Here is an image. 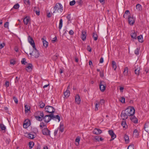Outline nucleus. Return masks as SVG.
Wrapping results in <instances>:
<instances>
[{
    "instance_id": "1",
    "label": "nucleus",
    "mask_w": 149,
    "mask_h": 149,
    "mask_svg": "<svg viewBox=\"0 0 149 149\" xmlns=\"http://www.w3.org/2000/svg\"><path fill=\"white\" fill-rule=\"evenodd\" d=\"M54 11L53 13H61L63 11V7L62 5L60 3H56L54 7Z\"/></svg>"
},
{
    "instance_id": "2",
    "label": "nucleus",
    "mask_w": 149,
    "mask_h": 149,
    "mask_svg": "<svg viewBox=\"0 0 149 149\" xmlns=\"http://www.w3.org/2000/svg\"><path fill=\"white\" fill-rule=\"evenodd\" d=\"M125 110L129 116L132 117L133 116L135 111L134 108L133 107H129Z\"/></svg>"
},
{
    "instance_id": "3",
    "label": "nucleus",
    "mask_w": 149,
    "mask_h": 149,
    "mask_svg": "<svg viewBox=\"0 0 149 149\" xmlns=\"http://www.w3.org/2000/svg\"><path fill=\"white\" fill-rule=\"evenodd\" d=\"M45 111L48 113L53 114L55 111V109L54 107L50 106H47L45 107Z\"/></svg>"
},
{
    "instance_id": "4",
    "label": "nucleus",
    "mask_w": 149,
    "mask_h": 149,
    "mask_svg": "<svg viewBox=\"0 0 149 149\" xmlns=\"http://www.w3.org/2000/svg\"><path fill=\"white\" fill-rule=\"evenodd\" d=\"M139 61H136L134 65L135 72L137 75H139L140 73V66L139 65Z\"/></svg>"
},
{
    "instance_id": "5",
    "label": "nucleus",
    "mask_w": 149,
    "mask_h": 149,
    "mask_svg": "<svg viewBox=\"0 0 149 149\" xmlns=\"http://www.w3.org/2000/svg\"><path fill=\"white\" fill-rule=\"evenodd\" d=\"M38 115H35V117L36 120L38 121H42L43 119L44 113L43 112L41 111H38Z\"/></svg>"
},
{
    "instance_id": "6",
    "label": "nucleus",
    "mask_w": 149,
    "mask_h": 149,
    "mask_svg": "<svg viewBox=\"0 0 149 149\" xmlns=\"http://www.w3.org/2000/svg\"><path fill=\"white\" fill-rule=\"evenodd\" d=\"M33 48V50L32 52L30 53L29 54L30 55H33L36 58H38L39 56V54L38 52L36 49V46L34 48Z\"/></svg>"
},
{
    "instance_id": "7",
    "label": "nucleus",
    "mask_w": 149,
    "mask_h": 149,
    "mask_svg": "<svg viewBox=\"0 0 149 149\" xmlns=\"http://www.w3.org/2000/svg\"><path fill=\"white\" fill-rule=\"evenodd\" d=\"M52 114H50L49 115H46L43 118L44 121L46 123H47L52 119L53 117Z\"/></svg>"
},
{
    "instance_id": "8",
    "label": "nucleus",
    "mask_w": 149,
    "mask_h": 149,
    "mask_svg": "<svg viewBox=\"0 0 149 149\" xmlns=\"http://www.w3.org/2000/svg\"><path fill=\"white\" fill-rule=\"evenodd\" d=\"M106 85L105 82L103 81H100V83L99 85L100 88V91L102 92H104L106 88Z\"/></svg>"
},
{
    "instance_id": "9",
    "label": "nucleus",
    "mask_w": 149,
    "mask_h": 149,
    "mask_svg": "<svg viewBox=\"0 0 149 149\" xmlns=\"http://www.w3.org/2000/svg\"><path fill=\"white\" fill-rule=\"evenodd\" d=\"M128 116L129 115L127 114V113L126 112L125 110L122 111L120 115V116L123 120L127 119Z\"/></svg>"
},
{
    "instance_id": "10",
    "label": "nucleus",
    "mask_w": 149,
    "mask_h": 149,
    "mask_svg": "<svg viewBox=\"0 0 149 149\" xmlns=\"http://www.w3.org/2000/svg\"><path fill=\"white\" fill-rule=\"evenodd\" d=\"M28 40L29 42L30 43L33 48H34L35 46L34 41L33 38L30 36H29L28 37Z\"/></svg>"
},
{
    "instance_id": "11",
    "label": "nucleus",
    "mask_w": 149,
    "mask_h": 149,
    "mask_svg": "<svg viewBox=\"0 0 149 149\" xmlns=\"http://www.w3.org/2000/svg\"><path fill=\"white\" fill-rule=\"evenodd\" d=\"M50 132L47 128L43 129L42 130V134L47 136L50 135Z\"/></svg>"
},
{
    "instance_id": "12",
    "label": "nucleus",
    "mask_w": 149,
    "mask_h": 149,
    "mask_svg": "<svg viewBox=\"0 0 149 149\" xmlns=\"http://www.w3.org/2000/svg\"><path fill=\"white\" fill-rule=\"evenodd\" d=\"M108 132L110 135L111 136V139L110 140L111 141L113 140L116 137V135L114 134L112 130H110L108 131Z\"/></svg>"
},
{
    "instance_id": "13",
    "label": "nucleus",
    "mask_w": 149,
    "mask_h": 149,
    "mask_svg": "<svg viewBox=\"0 0 149 149\" xmlns=\"http://www.w3.org/2000/svg\"><path fill=\"white\" fill-rule=\"evenodd\" d=\"M23 22L24 24L25 25H27L28 24H30V18L28 17H26L24 19Z\"/></svg>"
},
{
    "instance_id": "14",
    "label": "nucleus",
    "mask_w": 149,
    "mask_h": 149,
    "mask_svg": "<svg viewBox=\"0 0 149 149\" xmlns=\"http://www.w3.org/2000/svg\"><path fill=\"white\" fill-rule=\"evenodd\" d=\"M41 40L43 43V45L45 47H47L48 45V42L46 40V37L43 36L42 38H41Z\"/></svg>"
},
{
    "instance_id": "15",
    "label": "nucleus",
    "mask_w": 149,
    "mask_h": 149,
    "mask_svg": "<svg viewBox=\"0 0 149 149\" xmlns=\"http://www.w3.org/2000/svg\"><path fill=\"white\" fill-rule=\"evenodd\" d=\"M81 99L79 95H77L75 97V101L76 103L79 104H80L81 102Z\"/></svg>"
},
{
    "instance_id": "16",
    "label": "nucleus",
    "mask_w": 149,
    "mask_h": 149,
    "mask_svg": "<svg viewBox=\"0 0 149 149\" xmlns=\"http://www.w3.org/2000/svg\"><path fill=\"white\" fill-rule=\"evenodd\" d=\"M128 22L129 24L133 25L134 22V19L133 17L130 16L128 18Z\"/></svg>"
},
{
    "instance_id": "17",
    "label": "nucleus",
    "mask_w": 149,
    "mask_h": 149,
    "mask_svg": "<svg viewBox=\"0 0 149 149\" xmlns=\"http://www.w3.org/2000/svg\"><path fill=\"white\" fill-rule=\"evenodd\" d=\"M86 32L84 31H82V33L81 35V38L82 40L83 41H84L86 39Z\"/></svg>"
},
{
    "instance_id": "18",
    "label": "nucleus",
    "mask_w": 149,
    "mask_h": 149,
    "mask_svg": "<svg viewBox=\"0 0 149 149\" xmlns=\"http://www.w3.org/2000/svg\"><path fill=\"white\" fill-rule=\"evenodd\" d=\"M93 133L96 134H99L102 133V131L99 129L95 128L94 129L93 131Z\"/></svg>"
},
{
    "instance_id": "19",
    "label": "nucleus",
    "mask_w": 149,
    "mask_h": 149,
    "mask_svg": "<svg viewBox=\"0 0 149 149\" xmlns=\"http://www.w3.org/2000/svg\"><path fill=\"white\" fill-rule=\"evenodd\" d=\"M144 128L145 131L149 134V122L145 124Z\"/></svg>"
},
{
    "instance_id": "20",
    "label": "nucleus",
    "mask_w": 149,
    "mask_h": 149,
    "mask_svg": "<svg viewBox=\"0 0 149 149\" xmlns=\"http://www.w3.org/2000/svg\"><path fill=\"white\" fill-rule=\"evenodd\" d=\"M32 67L33 66L32 65L29 63L28 65V66L26 67V70L28 72H31L32 69Z\"/></svg>"
},
{
    "instance_id": "21",
    "label": "nucleus",
    "mask_w": 149,
    "mask_h": 149,
    "mask_svg": "<svg viewBox=\"0 0 149 149\" xmlns=\"http://www.w3.org/2000/svg\"><path fill=\"white\" fill-rule=\"evenodd\" d=\"M24 107V112L25 113H26L29 111H30V107L27 104H25Z\"/></svg>"
},
{
    "instance_id": "22",
    "label": "nucleus",
    "mask_w": 149,
    "mask_h": 149,
    "mask_svg": "<svg viewBox=\"0 0 149 149\" xmlns=\"http://www.w3.org/2000/svg\"><path fill=\"white\" fill-rule=\"evenodd\" d=\"M80 139L81 138L79 136H77L76 139L75 140V144L76 146H78L79 145Z\"/></svg>"
},
{
    "instance_id": "23",
    "label": "nucleus",
    "mask_w": 149,
    "mask_h": 149,
    "mask_svg": "<svg viewBox=\"0 0 149 149\" xmlns=\"http://www.w3.org/2000/svg\"><path fill=\"white\" fill-rule=\"evenodd\" d=\"M40 127L41 129L46 128H47V124H45L43 122L40 123Z\"/></svg>"
},
{
    "instance_id": "24",
    "label": "nucleus",
    "mask_w": 149,
    "mask_h": 149,
    "mask_svg": "<svg viewBox=\"0 0 149 149\" xmlns=\"http://www.w3.org/2000/svg\"><path fill=\"white\" fill-rule=\"evenodd\" d=\"M139 134V133L138 131L136 129L133 132V136L137 138Z\"/></svg>"
},
{
    "instance_id": "25",
    "label": "nucleus",
    "mask_w": 149,
    "mask_h": 149,
    "mask_svg": "<svg viewBox=\"0 0 149 149\" xmlns=\"http://www.w3.org/2000/svg\"><path fill=\"white\" fill-rule=\"evenodd\" d=\"M124 139L125 140V142L127 143H129V137L126 134L124 136Z\"/></svg>"
},
{
    "instance_id": "26",
    "label": "nucleus",
    "mask_w": 149,
    "mask_h": 149,
    "mask_svg": "<svg viewBox=\"0 0 149 149\" xmlns=\"http://www.w3.org/2000/svg\"><path fill=\"white\" fill-rule=\"evenodd\" d=\"M64 94L65 97L66 98L68 97L70 95V93L69 90H67L64 93Z\"/></svg>"
},
{
    "instance_id": "27",
    "label": "nucleus",
    "mask_w": 149,
    "mask_h": 149,
    "mask_svg": "<svg viewBox=\"0 0 149 149\" xmlns=\"http://www.w3.org/2000/svg\"><path fill=\"white\" fill-rule=\"evenodd\" d=\"M52 114L53 115V117L52 118V119L55 120L57 119L58 120V122L60 121V117L58 115H56V116H55L54 115L53 113Z\"/></svg>"
},
{
    "instance_id": "28",
    "label": "nucleus",
    "mask_w": 149,
    "mask_h": 149,
    "mask_svg": "<svg viewBox=\"0 0 149 149\" xmlns=\"http://www.w3.org/2000/svg\"><path fill=\"white\" fill-rule=\"evenodd\" d=\"M30 125V122H25L23 124V127L24 128H27Z\"/></svg>"
},
{
    "instance_id": "29",
    "label": "nucleus",
    "mask_w": 149,
    "mask_h": 149,
    "mask_svg": "<svg viewBox=\"0 0 149 149\" xmlns=\"http://www.w3.org/2000/svg\"><path fill=\"white\" fill-rule=\"evenodd\" d=\"M130 119L134 123H137L138 120L136 118H135L134 116L131 117H130Z\"/></svg>"
},
{
    "instance_id": "30",
    "label": "nucleus",
    "mask_w": 149,
    "mask_h": 149,
    "mask_svg": "<svg viewBox=\"0 0 149 149\" xmlns=\"http://www.w3.org/2000/svg\"><path fill=\"white\" fill-rule=\"evenodd\" d=\"M122 126L123 127V128H126L127 127V125L126 124V121L125 120H123L121 122Z\"/></svg>"
},
{
    "instance_id": "31",
    "label": "nucleus",
    "mask_w": 149,
    "mask_h": 149,
    "mask_svg": "<svg viewBox=\"0 0 149 149\" xmlns=\"http://www.w3.org/2000/svg\"><path fill=\"white\" fill-rule=\"evenodd\" d=\"M112 65L113 68L114 69V70H115L116 69L117 67L116 63L115 61H112Z\"/></svg>"
},
{
    "instance_id": "32",
    "label": "nucleus",
    "mask_w": 149,
    "mask_h": 149,
    "mask_svg": "<svg viewBox=\"0 0 149 149\" xmlns=\"http://www.w3.org/2000/svg\"><path fill=\"white\" fill-rule=\"evenodd\" d=\"M130 13L129 11L128 10H126L125 13V14L123 15V17L125 18H127Z\"/></svg>"
},
{
    "instance_id": "33",
    "label": "nucleus",
    "mask_w": 149,
    "mask_h": 149,
    "mask_svg": "<svg viewBox=\"0 0 149 149\" xmlns=\"http://www.w3.org/2000/svg\"><path fill=\"white\" fill-rule=\"evenodd\" d=\"M27 137L30 139H33L35 137V135L33 134H32L31 133L28 134L27 135Z\"/></svg>"
},
{
    "instance_id": "34",
    "label": "nucleus",
    "mask_w": 149,
    "mask_h": 149,
    "mask_svg": "<svg viewBox=\"0 0 149 149\" xmlns=\"http://www.w3.org/2000/svg\"><path fill=\"white\" fill-rule=\"evenodd\" d=\"M58 128L59 129V131L62 132L64 131V127L63 125L62 124H60V125L59 127Z\"/></svg>"
},
{
    "instance_id": "35",
    "label": "nucleus",
    "mask_w": 149,
    "mask_h": 149,
    "mask_svg": "<svg viewBox=\"0 0 149 149\" xmlns=\"http://www.w3.org/2000/svg\"><path fill=\"white\" fill-rule=\"evenodd\" d=\"M93 37L94 40L96 41L97 39V36L95 32H93Z\"/></svg>"
},
{
    "instance_id": "36",
    "label": "nucleus",
    "mask_w": 149,
    "mask_h": 149,
    "mask_svg": "<svg viewBox=\"0 0 149 149\" xmlns=\"http://www.w3.org/2000/svg\"><path fill=\"white\" fill-rule=\"evenodd\" d=\"M63 25V20L62 19H61L59 21V25L58 28L60 30L61 29Z\"/></svg>"
},
{
    "instance_id": "37",
    "label": "nucleus",
    "mask_w": 149,
    "mask_h": 149,
    "mask_svg": "<svg viewBox=\"0 0 149 149\" xmlns=\"http://www.w3.org/2000/svg\"><path fill=\"white\" fill-rule=\"evenodd\" d=\"M0 127L1 130L4 131L5 132V131L6 127L3 124H0Z\"/></svg>"
},
{
    "instance_id": "38",
    "label": "nucleus",
    "mask_w": 149,
    "mask_h": 149,
    "mask_svg": "<svg viewBox=\"0 0 149 149\" xmlns=\"http://www.w3.org/2000/svg\"><path fill=\"white\" fill-rule=\"evenodd\" d=\"M97 102L95 104V111H97L98 110V108L99 107V103L97 101H96Z\"/></svg>"
},
{
    "instance_id": "39",
    "label": "nucleus",
    "mask_w": 149,
    "mask_h": 149,
    "mask_svg": "<svg viewBox=\"0 0 149 149\" xmlns=\"http://www.w3.org/2000/svg\"><path fill=\"white\" fill-rule=\"evenodd\" d=\"M34 143L32 141H30L29 143V148L30 149H31L34 145Z\"/></svg>"
},
{
    "instance_id": "40",
    "label": "nucleus",
    "mask_w": 149,
    "mask_h": 149,
    "mask_svg": "<svg viewBox=\"0 0 149 149\" xmlns=\"http://www.w3.org/2000/svg\"><path fill=\"white\" fill-rule=\"evenodd\" d=\"M135 11H139L140 10V4H138L136 6V9H134Z\"/></svg>"
},
{
    "instance_id": "41",
    "label": "nucleus",
    "mask_w": 149,
    "mask_h": 149,
    "mask_svg": "<svg viewBox=\"0 0 149 149\" xmlns=\"http://www.w3.org/2000/svg\"><path fill=\"white\" fill-rule=\"evenodd\" d=\"M128 70L127 67H126L124 69V71L123 72V74L125 76H127V75Z\"/></svg>"
},
{
    "instance_id": "42",
    "label": "nucleus",
    "mask_w": 149,
    "mask_h": 149,
    "mask_svg": "<svg viewBox=\"0 0 149 149\" xmlns=\"http://www.w3.org/2000/svg\"><path fill=\"white\" fill-rule=\"evenodd\" d=\"M36 8L35 7L34 8V11L36 13V14L38 15H40V11L39 10H36Z\"/></svg>"
},
{
    "instance_id": "43",
    "label": "nucleus",
    "mask_w": 149,
    "mask_h": 149,
    "mask_svg": "<svg viewBox=\"0 0 149 149\" xmlns=\"http://www.w3.org/2000/svg\"><path fill=\"white\" fill-rule=\"evenodd\" d=\"M131 36L132 38H133L134 39H136V34L135 33H132L131 34Z\"/></svg>"
},
{
    "instance_id": "44",
    "label": "nucleus",
    "mask_w": 149,
    "mask_h": 149,
    "mask_svg": "<svg viewBox=\"0 0 149 149\" xmlns=\"http://www.w3.org/2000/svg\"><path fill=\"white\" fill-rule=\"evenodd\" d=\"M19 78L17 77H16L15 80V82L16 84H19Z\"/></svg>"
},
{
    "instance_id": "45",
    "label": "nucleus",
    "mask_w": 149,
    "mask_h": 149,
    "mask_svg": "<svg viewBox=\"0 0 149 149\" xmlns=\"http://www.w3.org/2000/svg\"><path fill=\"white\" fill-rule=\"evenodd\" d=\"M76 3L75 1L74 0H73L72 1H71L70 2L69 4L70 6H73Z\"/></svg>"
},
{
    "instance_id": "46",
    "label": "nucleus",
    "mask_w": 149,
    "mask_h": 149,
    "mask_svg": "<svg viewBox=\"0 0 149 149\" xmlns=\"http://www.w3.org/2000/svg\"><path fill=\"white\" fill-rule=\"evenodd\" d=\"M19 7V5L18 3L15 4L13 6V8L15 9H18Z\"/></svg>"
},
{
    "instance_id": "47",
    "label": "nucleus",
    "mask_w": 149,
    "mask_h": 149,
    "mask_svg": "<svg viewBox=\"0 0 149 149\" xmlns=\"http://www.w3.org/2000/svg\"><path fill=\"white\" fill-rule=\"evenodd\" d=\"M120 101L122 103H125V98L123 97H122L121 98L120 100Z\"/></svg>"
},
{
    "instance_id": "48",
    "label": "nucleus",
    "mask_w": 149,
    "mask_h": 149,
    "mask_svg": "<svg viewBox=\"0 0 149 149\" xmlns=\"http://www.w3.org/2000/svg\"><path fill=\"white\" fill-rule=\"evenodd\" d=\"M135 54L136 55H138L139 54V50L138 48H137L135 50Z\"/></svg>"
},
{
    "instance_id": "49",
    "label": "nucleus",
    "mask_w": 149,
    "mask_h": 149,
    "mask_svg": "<svg viewBox=\"0 0 149 149\" xmlns=\"http://www.w3.org/2000/svg\"><path fill=\"white\" fill-rule=\"evenodd\" d=\"M9 25V22H6L4 24V26L5 27L7 28L8 27Z\"/></svg>"
},
{
    "instance_id": "50",
    "label": "nucleus",
    "mask_w": 149,
    "mask_h": 149,
    "mask_svg": "<svg viewBox=\"0 0 149 149\" xmlns=\"http://www.w3.org/2000/svg\"><path fill=\"white\" fill-rule=\"evenodd\" d=\"M15 61L13 59L11 60L10 61V64L14 65L15 63Z\"/></svg>"
},
{
    "instance_id": "51",
    "label": "nucleus",
    "mask_w": 149,
    "mask_h": 149,
    "mask_svg": "<svg viewBox=\"0 0 149 149\" xmlns=\"http://www.w3.org/2000/svg\"><path fill=\"white\" fill-rule=\"evenodd\" d=\"M45 106V104L43 102L41 103L40 105V107L41 108H43Z\"/></svg>"
},
{
    "instance_id": "52",
    "label": "nucleus",
    "mask_w": 149,
    "mask_h": 149,
    "mask_svg": "<svg viewBox=\"0 0 149 149\" xmlns=\"http://www.w3.org/2000/svg\"><path fill=\"white\" fill-rule=\"evenodd\" d=\"M5 85L6 87H8L9 86V82L8 81H6L5 82Z\"/></svg>"
},
{
    "instance_id": "53",
    "label": "nucleus",
    "mask_w": 149,
    "mask_h": 149,
    "mask_svg": "<svg viewBox=\"0 0 149 149\" xmlns=\"http://www.w3.org/2000/svg\"><path fill=\"white\" fill-rule=\"evenodd\" d=\"M100 136H96L95 137V139L97 141H99Z\"/></svg>"
},
{
    "instance_id": "54",
    "label": "nucleus",
    "mask_w": 149,
    "mask_h": 149,
    "mask_svg": "<svg viewBox=\"0 0 149 149\" xmlns=\"http://www.w3.org/2000/svg\"><path fill=\"white\" fill-rule=\"evenodd\" d=\"M13 99H14V101L15 102L16 104L18 103V100L17 98L15 97H14Z\"/></svg>"
},
{
    "instance_id": "55",
    "label": "nucleus",
    "mask_w": 149,
    "mask_h": 149,
    "mask_svg": "<svg viewBox=\"0 0 149 149\" xmlns=\"http://www.w3.org/2000/svg\"><path fill=\"white\" fill-rule=\"evenodd\" d=\"M127 149H134L133 145H130L128 147Z\"/></svg>"
},
{
    "instance_id": "56",
    "label": "nucleus",
    "mask_w": 149,
    "mask_h": 149,
    "mask_svg": "<svg viewBox=\"0 0 149 149\" xmlns=\"http://www.w3.org/2000/svg\"><path fill=\"white\" fill-rule=\"evenodd\" d=\"M25 61L26 60L25 58H23L22 60L21 61L22 63L23 64H25V63H26V62H25Z\"/></svg>"
},
{
    "instance_id": "57",
    "label": "nucleus",
    "mask_w": 149,
    "mask_h": 149,
    "mask_svg": "<svg viewBox=\"0 0 149 149\" xmlns=\"http://www.w3.org/2000/svg\"><path fill=\"white\" fill-rule=\"evenodd\" d=\"M24 3L25 4H30V2L29 1V0H24Z\"/></svg>"
},
{
    "instance_id": "58",
    "label": "nucleus",
    "mask_w": 149,
    "mask_h": 149,
    "mask_svg": "<svg viewBox=\"0 0 149 149\" xmlns=\"http://www.w3.org/2000/svg\"><path fill=\"white\" fill-rule=\"evenodd\" d=\"M5 45V44L4 43L0 44V49H2Z\"/></svg>"
},
{
    "instance_id": "59",
    "label": "nucleus",
    "mask_w": 149,
    "mask_h": 149,
    "mask_svg": "<svg viewBox=\"0 0 149 149\" xmlns=\"http://www.w3.org/2000/svg\"><path fill=\"white\" fill-rule=\"evenodd\" d=\"M69 33L70 35H73L74 33V32L72 30H70Z\"/></svg>"
},
{
    "instance_id": "60",
    "label": "nucleus",
    "mask_w": 149,
    "mask_h": 149,
    "mask_svg": "<svg viewBox=\"0 0 149 149\" xmlns=\"http://www.w3.org/2000/svg\"><path fill=\"white\" fill-rule=\"evenodd\" d=\"M67 18L68 20V21H70L71 19V16L70 15H68L67 16Z\"/></svg>"
},
{
    "instance_id": "61",
    "label": "nucleus",
    "mask_w": 149,
    "mask_h": 149,
    "mask_svg": "<svg viewBox=\"0 0 149 149\" xmlns=\"http://www.w3.org/2000/svg\"><path fill=\"white\" fill-rule=\"evenodd\" d=\"M143 41V40L142 35H140V42H142Z\"/></svg>"
},
{
    "instance_id": "62",
    "label": "nucleus",
    "mask_w": 149,
    "mask_h": 149,
    "mask_svg": "<svg viewBox=\"0 0 149 149\" xmlns=\"http://www.w3.org/2000/svg\"><path fill=\"white\" fill-rule=\"evenodd\" d=\"M56 40H57V38H56V37L55 36L54 38L53 39V40H52V42H55L56 41Z\"/></svg>"
},
{
    "instance_id": "63",
    "label": "nucleus",
    "mask_w": 149,
    "mask_h": 149,
    "mask_svg": "<svg viewBox=\"0 0 149 149\" xmlns=\"http://www.w3.org/2000/svg\"><path fill=\"white\" fill-rule=\"evenodd\" d=\"M104 101L103 99H101L100 101V103L101 104H103L104 103Z\"/></svg>"
},
{
    "instance_id": "64",
    "label": "nucleus",
    "mask_w": 149,
    "mask_h": 149,
    "mask_svg": "<svg viewBox=\"0 0 149 149\" xmlns=\"http://www.w3.org/2000/svg\"><path fill=\"white\" fill-rule=\"evenodd\" d=\"M104 59L102 57H101L100 60V63H102L103 62Z\"/></svg>"
}]
</instances>
